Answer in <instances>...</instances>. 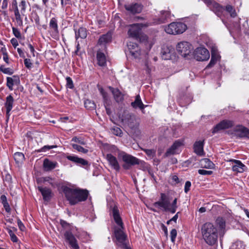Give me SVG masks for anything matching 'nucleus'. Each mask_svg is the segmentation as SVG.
I'll use <instances>...</instances> for the list:
<instances>
[{
    "instance_id": "obj_46",
    "label": "nucleus",
    "mask_w": 249,
    "mask_h": 249,
    "mask_svg": "<svg viewBox=\"0 0 249 249\" xmlns=\"http://www.w3.org/2000/svg\"><path fill=\"white\" fill-rule=\"evenodd\" d=\"M177 198H175L171 205V213H174L177 208Z\"/></svg>"
},
{
    "instance_id": "obj_5",
    "label": "nucleus",
    "mask_w": 249,
    "mask_h": 249,
    "mask_svg": "<svg viewBox=\"0 0 249 249\" xmlns=\"http://www.w3.org/2000/svg\"><path fill=\"white\" fill-rule=\"evenodd\" d=\"M171 205L169 197L164 193H161L160 200L153 204L155 208H162L164 211L170 212H171Z\"/></svg>"
},
{
    "instance_id": "obj_19",
    "label": "nucleus",
    "mask_w": 249,
    "mask_h": 249,
    "mask_svg": "<svg viewBox=\"0 0 249 249\" xmlns=\"http://www.w3.org/2000/svg\"><path fill=\"white\" fill-rule=\"evenodd\" d=\"M106 159L108 161L109 165L115 170L119 171L120 166L115 157L111 154H107L106 155Z\"/></svg>"
},
{
    "instance_id": "obj_56",
    "label": "nucleus",
    "mask_w": 249,
    "mask_h": 249,
    "mask_svg": "<svg viewBox=\"0 0 249 249\" xmlns=\"http://www.w3.org/2000/svg\"><path fill=\"white\" fill-rule=\"evenodd\" d=\"M198 173L202 175H210L213 174L212 171H207L204 169H199Z\"/></svg>"
},
{
    "instance_id": "obj_64",
    "label": "nucleus",
    "mask_w": 249,
    "mask_h": 249,
    "mask_svg": "<svg viewBox=\"0 0 249 249\" xmlns=\"http://www.w3.org/2000/svg\"><path fill=\"white\" fill-rule=\"evenodd\" d=\"M3 60L7 64H9V57L7 53H4L3 55Z\"/></svg>"
},
{
    "instance_id": "obj_11",
    "label": "nucleus",
    "mask_w": 249,
    "mask_h": 249,
    "mask_svg": "<svg viewBox=\"0 0 249 249\" xmlns=\"http://www.w3.org/2000/svg\"><path fill=\"white\" fill-rule=\"evenodd\" d=\"M142 27V25L138 23L131 25L128 31L129 36L137 40L140 39Z\"/></svg>"
},
{
    "instance_id": "obj_20",
    "label": "nucleus",
    "mask_w": 249,
    "mask_h": 249,
    "mask_svg": "<svg viewBox=\"0 0 249 249\" xmlns=\"http://www.w3.org/2000/svg\"><path fill=\"white\" fill-rule=\"evenodd\" d=\"M131 105L134 108H139L143 113H144V108L147 107L142 103L139 95L136 96L135 101L131 103Z\"/></svg>"
},
{
    "instance_id": "obj_2",
    "label": "nucleus",
    "mask_w": 249,
    "mask_h": 249,
    "mask_svg": "<svg viewBox=\"0 0 249 249\" xmlns=\"http://www.w3.org/2000/svg\"><path fill=\"white\" fill-rule=\"evenodd\" d=\"M201 231L203 239L207 244L210 246H213L217 244V229L213 224L210 222L204 224L202 226Z\"/></svg>"
},
{
    "instance_id": "obj_39",
    "label": "nucleus",
    "mask_w": 249,
    "mask_h": 249,
    "mask_svg": "<svg viewBox=\"0 0 249 249\" xmlns=\"http://www.w3.org/2000/svg\"><path fill=\"white\" fill-rule=\"evenodd\" d=\"M0 71L2 72L4 74L12 75L14 73L13 70L10 68H5L3 65L0 67Z\"/></svg>"
},
{
    "instance_id": "obj_35",
    "label": "nucleus",
    "mask_w": 249,
    "mask_h": 249,
    "mask_svg": "<svg viewBox=\"0 0 249 249\" xmlns=\"http://www.w3.org/2000/svg\"><path fill=\"white\" fill-rule=\"evenodd\" d=\"M49 27L51 29L53 30L55 33H58L57 20L55 18H53L51 19Z\"/></svg>"
},
{
    "instance_id": "obj_9",
    "label": "nucleus",
    "mask_w": 249,
    "mask_h": 249,
    "mask_svg": "<svg viewBox=\"0 0 249 249\" xmlns=\"http://www.w3.org/2000/svg\"><path fill=\"white\" fill-rule=\"evenodd\" d=\"M231 134L237 138L249 139V129L243 125L236 126Z\"/></svg>"
},
{
    "instance_id": "obj_42",
    "label": "nucleus",
    "mask_w": 249,
    "mask_h": 249,
    "mask_svg": "<svg viewBox=\"0 0 249 249\" xmlns=\"http://www.w3.org/2000/svg\"><path fill=\"white\" fill-rule=\"evenodd\" d=\"M216 223L221 229H224L225 227V221L222 217H218L216 220Z\"/></svg>"
},
{
    "instance_id": "obj_63",
    "label": "nucleus",
    "mask_w": 249,
    "mask_h": 249,
    "mask_svg": "<svg viewBox=\"0 0 249 249\" xmlns=\"http://www.w3.org/2000/svg\"><path fill=\"white\" fill-rule=\"evenodd\" d=\"M13 5L15 7L14 14L17 13H19V10L18 9V7L17 2L16 0H14V1L13 2Z\"/></svg>"
},
{
    "instance_id": "obj_44",
    "label": "nucleus",
    "mask_w": 249,
    "mask_h": 249,
    "mask_svg": "<svg viewBox=\"0 0 249 249\" xmlns=\"http://www.w3.org/2000/svg\"><path fill=\"white\" fill-rule=\"evenodd\" d=\"M15 16L18 25H19V26H22L23 25V21L22 19L21 18V16L19 12L15 13Z\"/></svg>"
},
{
    "instance_id": "obj_28",
    "label": "nucleus",
    "mask_w": 249,
    "mask_h": 249,
    "mask_svg": "<svg viewBox=\"0 0 249 249\" xmlns=\"http://www.w3.org/2000/svg\"><path fill=\"white\" fill-rule=\"evenodd\" d=\"M201 167L207 169H212L213 168L214 164L209 159H203L200 161Z\"/></svg>"
},
{
    "instance_id": "obj_59",
    "label": "nucleus",
    "mask_w": 249,
    "mask_h": 249,
    "mask_svg": "<svg viewBox=\"0 0 249 249\" xmlns=\"http://www.w3.org/2000/svg\"><path fill=\"white\" fill-rule=\"evenodd\" d=\"M191 186V183L190 181H187L185 182V186H184V192L185 193H187L190 190V187Z\"/></svg>"
},
{
    "instance_id": "obj_51",
    "label": "nucleus",
    "mask_w": 249,
    "mask_h": 249,
    "mask_svg": "<svg viewBox=\"0 0 249 249\" xmlns=\"http://www.w3.org/2000/svg\"><path fill=\"white\" fill-rule=\"evenodd\" d=\"M177 231L175 229H173L171 230L170 232V236H171V240L172 243H174L175 242V239L177 237Z\"/></svg>"
},
{
    "instance_id": "obj_55",
    "label": "nucleus",
    "mask_w": 249,
    "mask_h": 249,
    "mask_svg": "<svg viewBox=\"0 0 249 249\" xmlns=\"http://www.w3.org/2000/svg\"><path fill=\"white\" fill-rule=\"evenodd\" d=\"M19 6H21V15L24 16V12L26 10V1L24 0H21Z\"/></svg>"
},
{
    "instance_id": "obj_60",
    "label": "nucleus",
    "mask_w": 249,
    "mask_h": 249,
    "mask_svg": "<svg viewBox=\"0 0 249 249\" xmlns=\"http://www.w3.org/2000/svg\"><path fill=\"white\" fill-rule=\"evenodd\" d=\"M18 226L19 229L21 231H23L25 230V226H24L23 224L21 221V220L19 219L18 220Z\"/></svg>"
},
{
    "instance_id": "obj_6",
    "label": "nucleus",
    "mask_w": 249,
    "mask_h": 249,
    "mask_svg": "<svg viewBox=\"0 0 249 249\" xmlns=\"http://www.w3.org/2000/svg\"><path fill=\"white\" fill-rule=\"evenodd\" d=\"M177 50L181 55L185 57L191 53L193 48L189 42L182 41L178 44Z\"/></svg>"
},
{
    "instance_id": "obj_43",
    "label": "nucleus",
    "mask_w": 249,
    "mask_h": 249,
    "mask_svg": "<svg viewBox=\"0 0 249 249\" xmlns=\"http://www.w3.org/2000/svg\"><path fill=\"white\" fill-rule=\"evenodd\" d=\"M8 233H9L10 237L11 240L13 242H17L18 241V238L17 237V236L15 235V234L13 232V231L9 229H7Z\"/></svg>"
},
{
    "instance_id": "obj_14",
    "label": "nucleus",
    "mask_w": 249,
    "mask_h": 249,
    "mask_svg": "<svg viewBox=\"0 0 249 249\" xmlns=\"http://www.w3.org/2000/svg\"><path fill=\"white\" fill-rule=\"evenodd\" d=\"M125 9L130 13L135 14L140 13L142 9V5L138 3H134L125 5Z\"/></svg>"
},
{
    "instance_id": "obj_54",
    "label": "nucleus",
    "mask_w": 249,
    "mask_h": 249,
    "mask_svg": "<svg viewBox=\"0 0 249 249\" xmlns=\"http://www.w3.org/2000/svg\"><path fill=\"white\" fill-rule=\"evenodd\" d=\"M66 81H67V84H66L67 87L71 89H73L74 87V86H73V82H72L71 78L70 77H67L66 78Z\"/></svg>"
},
{
    "instance_id": "obj_33",
    "label": "nucleus",
    "mask_w": 249,
    "mask_h": 249,
    "mask_svg": "<svg viewBox=\"0 0 249 249\" xmlns=\"http://www.w3.org/2000/svg\"><path fill=\"white\" fill-rule=\"evenodd\" d=\"M191 101V97L185 95H180L178 98V102L181 106H185L188 105Z\"/></svg>"
},
{
    "instance_id": "obj_40",
    "label": "nucleus",
    "mask_w": 249,
    "mask_h": 249,
    "mask_svg": "<svg viewBox=\"0 0 249 249\" xmlns=\"http://www.w3.org/2000/svg\"><path fill=\"white\" fill-rule=\"evenodd\" d=\"M226 10L229 13H230L231 16L232 18H235L236 16V13L235 9L233 6L231 5H228L226 6Z\"/></svg>"
},
{
    "instance_id": "obj_37",
    "label": "nucleus",
    "mask_w": 249,
    "mask_h": 249,
    "mask_svg": "<svg viewBox=\"0 0 249 249\" xmlns=\"http://www.w3.org/2000/svg\"><path fill=\"white\" fill-rule=\"evenodd\" d=\"M14 158L17 163H21L24 160V155L21 152H16L14 154Z\"/></svg>"
},
{
    "instance_id": "obj_38",
    "label": "nucleus",
    "mask_w": 249,
    "mask_h": 249,
    "mask_svg": "<svg viewBox=\"0 0 249 249\" xmlns=\"http://www.w3.org/2000/svg\"><path fill=\"white\" fill-rule=\"evenodd\" d=\"M85 107L88 109L92 110L96 108L95 103L90 100L87 99L84 103Z\"/></svg>"
},
{
    "instance_id": "obj_16",
    "label": "nucleus",
    "mask_w": 249,
    "mask_h": 249,
    "mask_svg": "<svg viewBox=\"0 0 249 249\" xmlns=\"http://www.w3.org/2000/svg\"><path fill=\"white\" fill-rule=\"evenodd\" d=\"M66 158L68 160L74 162L79 166H85L89 165V162L87 160L84 159L79 158L77 156L69 155L67 156Z\"/></svg>"
},
{
    "instance_id": "obj_22",
    "label": "nucleus",
    "mask_w": 249,
    "mask_h": 249,
    "mask_svg": "<svg viewBox=\"0 0 249 249\" xmlns=\"http://www.w3.org/2000/svg\"><path fill=\"white\" fill-rule=\"evenodd\" d=\"M14 101V98L11 95H9L6 97L4 106L6 109V116L8 117L10 116V112L13 108Z\"/></svg>"
},
{
    "instance_id": "obj_57",
    "label": "nucleus",
    "mask_w": 249,
    "mask_h": 249,
    "mask_svg": "<svg viewBox=\"0 0 249 249\" xmlns=\"http://www.w3.org/2000/svg\"><path fill=\"white\" fill-rule=\"evenodd\" d=\"M24 63L25 66V67L30 69L32 68V63L31 61V60L30 59L26 58L24 60Z\"/></svg>"
},
{
    "instance_id": "obj_49",
    "label": "nucleus",
    "mask_w": 249,
    "mask_h": 249,
    "mask_svg": "<svg viewBox=\"0 0 249 249\" xmlns=\"http://www.w3.org/2000/svg\"><path fill=\"white\" fill-rule=\"evenodd\" d=\"M111 131L113 134L119 136H121L123 133L122 130L118 127L112 128Z\"/></svg>"
},
{
    "instance_id": "obj_3",
    "label": "nucleus",
    "mask_w": 249,
    "mask_h": 249,
    "mask_svg": "<svg viewBox=\"0 0 249 249\" xmlns=\"http://www.w3.org/2000/svg\"><path fill=\"white\" fill-rule=\"evenodd\" d=\"M112 214L115 223L120 227V228H116L114 232L117 242V244L119 245L125 241L126 235L123 231L124 229V224L120 215L117 207H113L112 210Z\"/></svg>"
},
{
    "instance_id": "obj_7",
    "label": "nucleus",
    "mask_w": 249,
    "mask_h": 249,
    "mask_svg": "<svg viewBox=\"0 0 249 249\" xmlns=\"http://www.w3.org/2000/svg\"><path fill=\"white\" fill-rule=\"evenodd\" d=\"M122 159L125 163L123 166L125 169H129L130 166L139 164L142 162L141 160L136 157L127 154H125L123 156Z\"/></svg>"
},
{
    "instance_id": "obj_30",
    "label": "nucleus",
    "mask_w": 249,
    "mask_h": 249,
    "mask_svg": "<svg viewBox=\"0 0 249 249\" xmlns=\"http://www.w3.org/2000/svg\"><path fill=\"white\" fill-rule=\"evenodd\" d=\"M170 17V12L169 11H161L159 18V23L165 22Z\"/></svg>"
},
{
    "instance_id": "obj_15",
    "label": "nucleus",
    "mask_w": 249,
    "mask_h": 249,
    "mask_svg": "<svg viewBox=\"0 0 249 249\" xmlns=\"http://www.w3.org/2000/svg\"><path fill=\"white\" fill-rule=\"evenodd\" d=\"M130 53L134 57L137 58L140 55V52L137 43L130 42L127 43Z\"/></svg>"
},
{
    "instance_id": "obj_50",
    "label": "nucleus",
    "mask_w": 249,
    "mask_h": 249,
    "mask_svg": "<svg viewBox=\"0 0 249 249\" xmlns=\"http://www.w3.org/2000/svg\"><path fill=\"white\" fill-rule=\"evenodd\" d=\"M71 141L78 143L82 145H85L86 144V142L84 141V140L80 137H74L71 139Z\"/></svg>"
},
{
    "instance_id": "obj_48",
    "label": "nucleus",
    "mask_w": 249,
    "mask_h": 249,
    "mask_svg": "<svg viewBox=\"0 0 249 249\" xmlns=\"http://www.w3.org/2000/svg\"><path fill=\"white\" fill-rule=\"evenodd\" d=\"M56 147V145H45L40 149L37 150L36 151L37 152H46Z\"/></svg>"
},
{
    "instance_id": "obj_45",
    "label": "nucleus",
    "mask_w": 249,
    "mask_h": 249,
    "mask_svg": "<svg viewBox=\"0 0 249 249\" xmlns=\"http://www.w3.org/2000/svg\"><path fill=\"white\" fill-rule=\"evenodd\" d=\"M143 151L146 153V154L150 157L153 158L156 155V150L154 149H143Z\"/></svg>"
},
{
    "instance_id": "obj_4",
    "label": "nucleus",
    "mask_w": 249,
    "mask_h": 249,
    "mask_svg": "<svg viewBox=\"0 0 249 249\" xmlns=\"http://www.w3.org/2000/svg\"><path fill=\"white\" fill-rule=\"evenodd\" d=\"M187 28V25L183 22H173L165 26L164 30L168 34L178 35L184 33Z\"/></svg>"
},
{
    "instance_id": "obj_1",
    "label": "nucleus",
    "mask_w": 249,
    "mask_h": 249,
    "mask_svg": "<svg viewBox=\"0 0 249 249\" xmlns=\"http://www.w3.org/2000/svg\"><path fill=\"white\" fill-rule=\"evenodd\" d=\"M62 189L67 200L71 205L85 201L88 198L89 192L86 189H72L68 186H63Z\"/></svg>"
},
{
    "instance_id": "obj_21",
    "label": "nucleus",
    "mask_w": 249,
    "mask_h": 249,
    "mask_svg": "<svg viewBox=\"0 0 249 249\" xmlns=\"http://www.w3.org/2000/svg\"><path fill=\"white\" fill-rule=\"evenodd\" d=\"M204 140L203 141H196L194 144V152L198 155L202 156L204 153L203 147Z\"/></svg>"
},
{
    "instance_id": "obj_13",
    "label": "nucleus",
    "mask_w": 249,
    "mask_h": 249,
    "mask_svg": "<svg viewBox=\"0 0 249 249\" xmlns=\"http://www.w3.org/2000/svg\"><path fill=\"white\" fill-rule=\"evenodd\" d=\"M175 53L174 48L171 46H166L162 48L161 51V57L164 60H170Z\"/></svg>"
},
{
    "instance_id": "obj_32",
    "label": "nucleus",
    "mask_w": 249,
    "mask_h": 249,
    "mask_svg": "<svg viewBox=\"0 0 249 249\" xmlns=\"http://www.w3.org/2000/svg\"><path fill=\"white\" fill-rule=\"evenodd\" d=\"M96 57L98 61V64L99 66L103 67L106 65V58L104 53L102 52H98Z\"/></svg>"
},
{
    "instance_id": "obj_24",
    "label": "nucleus",
    "mask_w": 249,
    "mask_h": 249,
    "mask_svg": "<svg viewBox=\"0 0 249 249\" xmlns=\"http://www.w3.org/2000/svg\"><path fill=\"white\" fill-rule=\"evenodd\" d=\"M182 144V142L179 141H176L171 147L169 148L165 154V157L176 154V150Z\"/></svg>"
},
{
    "instance_id": "obj_17",
    "label": "nucleus",
    "mask_w": 249,
    "mask_h": 249,
    "mask_svg": "<svg viewBox=\"0 0 249 249\" xmlns=\"http://www.w3.org/2000/svg\"><path fill=\"white\" fill-rule=\"evenodd\" d=\"M37 189L41 193L44 201H49L51 200L52 197V192L50 189L42 186H38Z\"/></svg>"
},
{
    "instance_id": "obj_18",
    "label": "nucleus",
    "mask_w": 249,
    "mask_h": 249,
    "mask_svg": "<svg viewBox=\"0 0 249 249\" xmlns=\"http://www.w3.org/2000/svg\"><path fill=\"white\" fill-rule=\"evenodd\" d=\"M230 161L234 163V165L232 167V169L234 172H236L237 173H243L247 168L246 166L240 160H230Z\"/></svg>"
},
{
    "instance_id": "obj_23",
    "label": "nucleus",
    "mask_w": 249,
    "mask_h": 249,
    "mask_svg": "<svg viewBox=\"0 0 249 249\" xmlns=\"http://www.w3.org/2000/svg\"><path fill=\"white\" fill-rule=\"evenodd\" d=\"M109 89L114 96V99L117 102L119 103L123 101L124 95L118 89H115L110 87Z\"/></svg>"
},
{
    "instance_id": "obj_47",
    "label": "nucleus",
    "mask_w": 249,
    "mask_h": 249,
    "mask_svg": "<svg viewBox=\"0 0 249 249\" xmlns=\"http://www.w3.org/2000/svg\"><path fill=\"white\" fill-rule=\"evenodd\" d=\"M104 100V106H110L111 104V101L108 96L107 93L104 94L102 95Z\"/></svg>"
},
{
    "instance_id": "obj_26",
    "label": "nucleus",
    "mask_w": 249,
    "mask_h": 249,
    "mask_svg": "<svg viewBox=\"0 0 249 249\" xmlns=\"http://www.w3.org/2000/svg\"><path fill=\"white\" fill-rule=\"evenodd\" d=\"M112 34L110 32H108L106 34L103 35L101 36L98 40V44L99 45H104L108 43L111 41Z\"/></svg>"
},
{
    "instance_id": "obj_62",
    "label": "nucleus",
    "mask_w": 249,
    "mask_h": 249,
    "mask_svg": "<svg viewBox=\"0 0 249 249\" xmlns=\"http://www.w3.org/2000/svg\"><path fill=\"white\" fill-rule=\"evenodd\" d=\"M11 43L15 48L18 45L17 40L14 38L11 40Z\"/></svg>"
},
{
    "instance_id": "obj_31",
    "label": "nucleus",
    "mask_w": 249,
    "mask_h": 249,
    "mask_svg": "<svg viewBox=\"0 0 249 249\" xmlns=\"http://www.w3.org/2000/svg\"><path fill=\"white\" fill-rule=\"evenodd\" d=\"M14 78H17V79H13L12 77H7L6 78L7 83L6 86L8 87L10 90H13V87L14 85V83H17V82H19V79L18 76L16 75L13 76Z\"/></svg>"
},
{
    "instance_id": "obj_8",
    "label": "nucleus",
    "mask_w": 249,
    "mask_h": 249,
    "mask_svg": "<svg viewBox=\"0 0 249 249\" xmlns=\"http://www.w3.org/2000/svg\"><path fill=\"white\" fill-rule=\"evenodd\" d=\"M194 58L199 61L208 60L210 57L209 51L205 48L199 47L196 48L194 52Z\"/></svg>"
},
{
    "instance_id": "obj_12",
    "label": "nucleus",
    "mask_w": 249,
    "mask_h": 249,
    "mask_svg": "<svg viewBox=\"0 0 249 249\" xmlns=\"http://www.w3.org/2000/svg\"><path fill=\"white\" fill-rule=\"evenodd\" d=\"M233 122L229 120H223L217 124L213 129L212 133L215 134L219 131L229 128L233 126Z\"/></svg>"
},
{
    "instance_id": "obj_10",
    "label": "nucleus",
    "mask_w": 249,
    "mask_h": 249,
    "mask_svg": "<svg viewBox=\"0 0 249 249\" xmlns=\"http://www.w3.org/2000/svg\"><path fill=\"white\" fill-rule=\"evenodd\" d=\"M64 237L66 241L69 243L72 249H79L77 240L71 231H66L64 233Z\"/></svg>"
},
{
    "instance_id": "obj_29",
    "label": "nucleus",
    "mask_w": 249,
    "mask_h": 249,
    "mask_svg": "<svg viewBox=\"0 0 249 249\" xmlns=\"http://www.w3.org/2000/svg\"><path fill=\"white\" fill-rule=\"evenodd\" d=\"M57 165L56 162H53L47 159L44 160L43 167L46 171H50L54 169Z\"/></svg>"
},
{
    "instance_id": "obj_61",
    "label": "nucleus",
    "mask_w": 249,
    "mask_h": 249,
    "mask_svg": "<svg viewBox=\"0 0 249 249\" xmlns=\"http://www.w3.org/2000/svg\"><path fill=\"white\" fill-rule=\"evenodd\" d=\"M53 180V179L50 177H45L44 178V181H47L52 186H54V185L53 184V182L52 181Z\"/></svg>"
},
{
    "instance_id": "obj_52",
    "label": "nucleus",
    "mask_w": 249,
    "mask_h": 249,
    "mask_svg": "<svg viewBox=\"0 0 249 249\" xmlns=\"http://www.w3.org/2000/svg\"><path fill=\"white\" fill-rule=\"evenodd\" d=\"M231 249H245V247L241 242H236L234 243L231 248Z\"/></svg>"
},
{
    "instance_id": "obj_36",
    "label": "nucleus",
    "mask_w": 249,
    "mask_h": 249,
    "mask_svg": "<svg viewBox=\"0 0 249 249\" xmlns=\"http://www.w3.org/2000/svg\"><path fill=\"white\" fill-rule=\"evenodd\" d=\"M219 56L218 54L214 53L212 51L211 59L210 63L207 65V68H211L213 66L219 59Z\"/></svg>"
},
{
    "instance_id": "obj_53",
    "label": "nucleus",
    "mask_w": 249,
    "mask_h": 249,
    "mask_svg": "<svg viewBox=\"0 0 249 249\" xmlns=\"http://www.w3.org/2000/svg\"><path fill=\"white\" fill-rule=\"evenodd\" d=\"M13 33L17 38L21 39V35L19 31L15 27L12 28Z\"/></svg>"
},
{
    "instance_id": "obj_25",
    "label": "nucleus",
    "mask_w": 249,
    "mask_h": 249,
    "mask_svg": "<svg viewBox=\"0 0 249 249\" xmlns=\"http://www.w3.org/2000/svg\"><path fill=\"white\" fill-rule=\"evenodd\" d=\"M74 32L76 40H77L79 38L85 39L87 37V30L84 27H80L78 30L74 29Z\"/></svg>"
},
{
    "instance_id": "obj_34",
    "label": "nucleus",
    "mask_w": 249,
    "mask_h": 249,
    "mask_svg": "<svg viewBox=\"0 0 249 249\" xmlns=\"http://www.w3.org/2000/svg\"><path fill=\"white\" fill-rule=\"evenodd\" d=\"M0 200H1V202L2 204V205L3 206V207L4 208V209L5 210V211L7 213H10L11 209L10 205L7 201L6 196L4 195H1L0 196Z\"/></svg>"
},
{
    "instance_id": "obj_58",
    "label": "nucleus",
    "mask_w": 249,
    "mask_h": 249,
    "mask_svg": "<svg viewBox=\"0 0 249 249\" xmlns=\"http://www.w3.org/2000/svg\"><path fill=\"white\" fill-rule=\"evenodd\" d=\"M172 183L174 184H177L180 182L178 177L176 175H172L171 176Z\"/></svg>"
},
{
    "instance_id": "obj_41",
    "label": "nucleus",
    "mask_w": 249,
    "mask_h": 249,
    "mask_svg": "<svg viewBox=\"0 0 249 249\" xmlns=\"http://www.w3.org/2000/svg\"><path fill=\"white\" fill-rule=\"evenodd\" d=\"M72 146L73 149L77 150L78 152H82L83 153H87L88 152V150L85 149L80 145L76 144H72Z\"/></svg>"
},
{
    "instance_id": "obj_27",
    "label": "nucleus",
    "mask_w": 249,
    "mask_h": 249,
    "mask_svg": "<svg viewBox=\"0 0 249 249\" xmlns=\"http://www.w3.org/2000/svg\"><path fill=\"white\" fill-rule=\"evenodd\" d=\"M125 122L127 124L129 127L132 129L136 126V119L134 115L128 114L124 119Z\"/></svg>"
}]
</instances>
